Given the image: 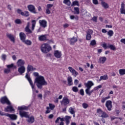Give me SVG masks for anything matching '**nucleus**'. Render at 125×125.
Masks as SVG:
<instances>
[{
  "label": "nucleus",
  "mask_w": 125,
  "mask_h": 125,
  "mask_svg": "<svg viewBox=\"0 0 125 125\" xmlns=\"http://www.w3.org/2000/svg\"><path fill=\"white\" fill-rule=\"evenodd\" d=\"M17 64L18 67H21L22 66H24V65H25V61L22 59H19L18 61Z\"/></svg>",
  "instance_id": "nucleus-16"
},
{
  "label": "nucleus",
  "mask_w": 125,
  "mask_h": 125,
  "mask_svg": "<svg viewBox=\"0 0 125 125\" xmlns=\"http://www.w3.org/2000/svg\"><path fill=\"white\" fill-rule=\"evenodd\" d=\"M102 80H108V76L107 75H104V76H102L100 77L99 81H102Z\"/></svg>",
  "instance_id": "nucleus-36"
},
{
  "label": "nucleus",
  "mask_w": 125,
  "mask_h": 125,
  "mask_svg": "<svg viewBox=\"0 0 125 125\" xmlns=\"http://www.w3.org/2000/svg\"><path fill=\"white\" fill-rule=\"evenodd\" d=\"M68 70L72 74L73 76H74V77H77L78 75H79V72H77L75 69L73 68V67L69 66L68 67Z\"/></svg>",
  "instance_id": "nucleus-11"
},
{
  "label": "nucleus",
  "mask_w": 125,
  "mask_h": 125,
  "mask_svg": "<svg viewBox=\"0 0 125 125\" xmlns=\"http://www.w3.org/2000/svg\"><path fill=\"white\" fill-rule=\"evenodd\" d=\"M109 116L104 111L101 116V118H108Z\"/></svg>",
  "instance_id": "nucleus-39"
},
{
  "label": "nucleus",
  "mask_w": 125,
  "mask_h": 125,
  "mask_svg": "<svg viewBox=\"0 0 125 125\" xmlns=\"http://www.w3.org/2000/svg\"><path fill=\"white\" fill-rule=\"evenodd\" d=\"M33 76L37 77L35 80V83H37L36 85L38 88L42 89L43 85H47V82L45 81L44 77H43V76H39V73L34 72Z\"/></svg>",
  "instance_id": "nucleus-1"
},
{
  "label": "nucleus",
  "mask_w": 125,
  "mask_h": 125,
  "mask_svg": "<svg viewBox=\"0 0 125 125\" xmlns=\"http://www.w3.org/2000/svg\"><path fill=\"white\" fill-rule=\"evenodd\" d=\"M80 94L82 96H83V95H84V91H83V89H80Z\"/></svg>",
  "instance_id": "nucleus-53"
},
{
  "label": "nucleus",
  "mask_w": 125,
  "mask_h": 125,
  "mask_svg": "<svg viewBox=\"0 0 125 125\" xmlns=\"http://www.w3.org/2000/svg\"><path fill=\"white\" fill-rule=\"evenodd\" d=\"M22 42L25 43V44H26L27 45H32V41L30 40H25Z\"/></svg>",
  "instance_id": "nucleus-31"
},
{
  "label": "nucleus",
  "mask_w": 125,
  "mask_h": 125,
  "mask_svg": "<svg viewBox=\"0 0 125 125\" xmlns=\"http://www.w3.org/2000/svg\"><path fill=\"white\" fill-rule=\"evenodd\" d=\"M72 89V91L74 92H78V91H79V88H78L77 86H73Z\"/></svg>",
  "instance_id": "nucleus-47"
},
{
  "label": "nucleus",
  "mask_w": 125,
  "mask_h": 125,
  "mask_svg": "<svg viewBox=\"0 0 125 125\" xmlns=\"http://www.w3.org/2000/svg\"><path fill=\"white\" fill-rule=\"evenodd\" d=\"M7 114H8V113H5L3 112H2L0 110V116H6V117H7Z\"/></svg>",
  "instance_id": "nucleus-55"
},
{
  "label": "nucleus",
  "mask_w": 125,
  "mask_h": 125,
  "mask_svg": "<svg viewBox=\"0 0 125 125\" xmlns=\"http://www.w3.org/2000/svg\"><path fill=\"white\" fill-rule=\"evenodd\" d=\"M52 6H53V4H47V8H48V9H50L51 7H52Z\"/></svg>",
  "instance_id": "nucleus-56"
},
{
  "label": "nucleus",
  "mask_w": 125,
  "mask_h": 125,
  "mask_svg": "<svg viewBox=\"0 0 125 125\" xmlns=\"http://www.w3.org/2000/svg\"><path fill=\"white\" fill-rule=\"evenodd\" d=\"M72 118L71 116H66L64 118V120L65 121V123L67 125L70 124V119Z\"/></svg>",
  "instance_id": "nucleus-25"
},
{
  "label": "nucleus",
  "mask_w": 125,
  "mask_h": 125,
  "mask_svg": "<svg viewBox=\"0 0 125 125\" xmlns=\"http://www.w3.org/2000/svg\"><path fill=\"white\" fill-rule=\"evenodd\" d=\"M60 121H61V123L59 125H64V123H63V122H64V121H65V120H64V118H61L60 117Z\"/></svg>",
  "instance_id": "nucleus-51"
},
{
  "label": "nucleus",
  "mask_w": 125,
  "mask_h": 125,
  "mask_svg": "<svg viewBox=\"0 0 125 125\" xmlns=\"http://www.w3.org/2000/svg\"><path fill=\"white\" fill-rule=\"evenodd\" d=\"M54 55L56 58L59 59L62 56V53L59 50H56L54 51Z\"/></svg>",
  "instance_id": "nucleus-14"
},
{
  "label": "nucleus",
  "mask_w": 125,
  "mask_h": 125,
  "mask_svg": "<svg viewBox=\"0 0 125 125\" xmlns=\"http://www.w3.org/2000/svg\"><path fill=\"white\" fill-rule=\"evenodd\" d=\"M36 70V68L32 66V65L28 64L27 67V73H26L25 78L28 81L33 91H34V89H35V84L33 83V81H32V79L30 77V75H29V73L31 72V71H35Z\"/></svg>",
  "instance_id": "nucleus-2"
},
{
  "label": "nucleus",
  "mask_w": 125,
  "mask_h": 125,
  "mask_svg": "<svg viewBox=\"0 0 125 125\" xmlns=\"http://www.w3.org/2000/svg\"><path fill=\"white\" fill-rule=\"evenodd\" d=\"M27 8L28 9V10L30 11V12L34 13V14H37V13H38V12L36 11V7H35V6H34L33 5H28Z\"/></svg>",
  "instance_id": "nucleus-8"
},
{
  "label": "nucleus",
  "mask_w": 125,
  "mask_h": 125,
  "mask_svg": "<svg viewBox=\"0 0 125 125\" xmlns=\"http://www.w3.org/2000/svg\"><path fill=\"white\" fill-rule=\"evenodd\" d=\"M45 13H46V14H50V13H51L50 9L47 8L46 9Z\"/></svg>",
  "instance_id": "nucleus-57"
},
{
  "label": "nucleus",
  "mask_w": 125,
  "mask_h": 125,
  "mask_svg": "<svg viewBox=\"0 0 125 125\" xmlns=\"http://www.w3.org/2000/svg\"><path fill=\"white\" fill-rule=\"evenodd\" d=\"M21 15H22V16H24L25 17H29V16H30V13L27 11H25L21 13Z\"/></svg>",
  "instance_id": "nucleus-27"
},
{
  "label": "nucleus",
  "mask_w": 125,
  "mask_h": 125,
  "mask_svg": "<svg viewBox=\"0 0 125 125\" xmlns=\"http://www.w3.org/2000/svg\"><path fill=\"white\" fill-rule=\"evenodd\" d=\"M69 112L70 113H71V114H75V113H76V111H75V108L72 107H70L69 108Z\"/></svg>",
  "instance_id": "nucleus-35"
},
{
  "label": "nucleus",
  "mask_w": 125,
  "mask_h": 125,
  "mask_svg": "<svg viewBox=\"0 0 125 125\" xmlns=\"http://www.w3.org/2000/svg\"><path fill=\"white\" fill-rule=\"evenodd\" d=\"M49 109H50L49 107L47 106L46 107L47 110L45 112V114H49V113H50V110H49Z\"/></svg>",
  "instance_id": "nucleus-58"
},
{
  "label": "nucleus",
  "mask_w": 125,
  "mask_h": 125,
  "mask_svg": "<svg viewBox=\"0 0 125 125\" xmlns=\"http://www.w3.org/2000/svg\"><path fill=\"white\" fill-rule=\"evenodd\" d=\"M39 40L40 41V42L46 41V36L44 35H41L39 37Z\"/></svg>",
  "instance_id": "nucleus-24"
},
{
  "label": "nucleus",
  "mask_w": 125,
  "mask_h": 125,
  "mask_svg": "<svg viewBox=\"0 0 125 125\" xmlns=\"http://www.w3.org/2000/svg\"><path fill=\"white\" fill-rule=\"evenodd\" d=\"M93 33L92 30L89 29L86 32V41H90L91 40V35Z\"/></svg>",
  "instance_id": "nucleus-7"
},
{
  "label": "nucleus",
  "mask_w": 125,
  "mask_h": 125,
  "mask_svg": "<svg viewBox=\"0 0 125 125\" xmlns=\"http://www.w3.org/2000/svg\"><path fill=\"white\" fill-rule=\"evenodd\" d=\"M121 42H122V43H124L125 44V39H122L120 41Z\"/></svg>",
  "instance_id": "nucleus-64"
},
{
  "label": "nucleus",
  "mask_w": 125,
  "mask_h": 125,
  "mask_svg": "<svg viewBox=\"0 0 125 125\" xmlns=\"http://www.w3.org/2000/svg\"><path fill=\"white\" fill-rule=\"evenodd\" d=\"M26 36L25 33L23 32L20 33V38L21 41L22 42H23V41L26 40Z\"/></svg>",
  "instance_id": "nucleus-20"
},
{
  "label": "nucleus",
  "mask_w": 125,
  "mask_h": 125,
  "mask_svg": "<svg viewBox=\"0 0 125 125\" xmlns=\"http://www.w3.org/2000/svg\"><path fill=\"white\" fill-rule=\"evenodd\" d=\"M109 48H110V49H111V50H116V48L113 45L110 44L109 45Z\"/></svg>",
  "instance_id": "nucleus-45"
},
{
  "label": "nucleus",
  "mask_w": 125,
  "mask_h": 125,
  "mask_svg": "<svg viewBox=\"0 0 125 125\" xmlns=\"http://www.w3.org/2000/svg\"><path fill=\"white\" fill-rule=\"evenodd\" d=\"M69 103L70 100L66 97H63L62 100L61 101V105H64V106H67Z\"/></svg>",
  "instance_id": "nucleus-5"
},
{
  "label": "nucleus",
  "mask_w": 125,
  "mask_h": 125,
  "mask_svg": "<svg viewBox=\"0 0 125 125\" xmlns=\"http://www.w3.org/2000/svg\"><path fill=\"white\" fill-rule=\"evenodd\" d=\"M74 14H77V15H79L80 14V9L79 8V7H75L74 8Z\"/></svg>",
  "instance_id": "nucleus-29"
},
{
  "label": "nucleus",
  "mask_w": 125,
  "mask_h": 125,
  "mask_svg": "<svg viewBox=\"0 0 125 125\" xmlns=\"http://www.w3.org/2000/svg\"><path fill=\"white\" fill-rule=\"evenodd\" d=\"M68 41H69L70 44L74 45L78 42V39L75 37H73V38L68 39Z\"/></svg>",
  "instance_id": "nucleus-12"
},
{
  "label": "nucleus",
  "mask_w": 125,
  "mask_h": 125,
  "mask_svg": "<svg viewBox=\"0 0 125 125\" xmlns=\"http://www.w3.org/2000/svg\"><path fill=\"white\" fill-rule=\"evenodd\" d=\"M107 35L109 37H112L113 35H114V32H113V30H109L107 32Z\"/></svg>",
  "instance_id": "nucleus-41"
},
{
  "label": "nucleus",
  "mask_w": 125,
  "mask_h": 125,
  "mask_svg": "<svg viewBox=\"0 0 125 125\" xmlns=\"http://www.w3.org/2000/svg\"><path fill=\"white\" fill-rule=\"evenodd\" d=\"M74 5H77V6H79L80 4H79V1H74L72 2V4L71 5V6H74Z\"/></svg>",
  "instance_id": "nucleus-43"
},
{
  "label": "nucleus",
  "mask_w": 125,
  "mask_h": 125,
  "mask_svg": "<svg viewBox=\"0 0 125 125\" xmlns=\"http://www.w3.org/2000/svg\"><path fill=\"white\" fill-rule=\"evenodd\" d=\"M105 106L107 108L108 111H111L113 107L112 105V101H107L105 104Z\"/></svg>",
  "instance_id": "nucleus-10"
},
{
  "label": "nucleus",
  "mask_w": 125,
  "mask_h": 125,
  "mask_svg": "<svg viewBox=\"0 0 125 125\" xmlns=\"http://www.w3.org/2000/svg\"><path fill=\"white\" fill-rule=\"evenodd\" d=\"M90 45L92 46L96 45V41H95V40H92L90 43Z\"/></svg>",
  "instance_id": "nucleus-40"
},
{
  "label": "nucleus",
  "mask_w": 125,
  "mask_h": 125,
  "mask_svg": "<svg viewBox=\"0 0 125 125\" xmlns=\"http://www.w3.org/2000/svg\"><path fill=\"white\" fill-rule=\"evenodd\" d=\"M28 119L26 120L27 122L29 124H34L35 122V117L33 116H29L28 115Z\"/></svg>",
  "instance_id": "nucleus-18"
},
{
  "label": "nucleus",
  "mask_w": 125,
  "mask_h": 125,
  "mask_svg": "<svg viewBox=\"0 0 125 125\" xmlns=\"http://www.w3.org/2000/svg\"><path fill=\"white\" fill-rule=\"evenodd\" d=\"M2 59L4 61H5L6 60V56L5 54H3L2 55Z\"/></svg>",
  "instance_id": "nucleus-59"
},
{
  "label": "nucleus",
  "mask_w": 125,
  "mask_h": 125,
  "mask_svg": "<svg viewBox=\"0 0 125 125\" xmlns=\"http://www.w3.org/2000/svg\"><path fill=\"white\" fill-rule=\"evenodd\" d=\"M93 3H94V4H98V0H93Z\"/></svg>",
  "instance_id": "nucleus-63"
},
{
  "label": "nucleus",
  "mask_w": 125,
  "mask_h": 125,
  "mask_svg": "<svg viewBox=\"0 0 125 125\" xmlns=\"http://www.w3.org/2000/svg\"><path fill=\"white\" fill-rule=\"evenodd\" d=\"M67 82L68 85L71 86L73 84V80L72 79V77L69 76L67 78Z\"/></svg>",
  "instance_id": "nucleus-26"
},
{
  "label": "nucleus",
  "mask_w": 125,
  "mask_h": 125,
  "mask_svg": "<svg viewBox=\"0 0 125 125\" xmlns=\"http://www.w3.org/2000/svg\"><path fill=\"white\" fill-rule=\"evenodd\" d=\"M110 97V96H108L107 97H106L104 98H102L101 100L102 103H104L105 101H106V100H107V99H109Z\"/></svg>",
  "instance_id": "nucleus-37"
},
{
  "label": "nucleus",
  "mask_w": 125,
  "mask_h": 125,
  "mask_svg": "<svg viewBox=\"0 0 125 125\" xmlns=\"http://www.w3.org/2000/svg\"><path fill=\"white\" fill-rule=\"evenodd\" d=\"M29 107L28 106H26L25 105H22L21 106H19L18 107V110H19L20 111H22L23 110H28Z\"/></svg>",
  "instance_id": "nucleus-28"
},
{
  "label": "nucleus",
  "mask_w": 125,
  "mask_h": 125,
  "mask_svg": "<svg viewBox=\"0 0 125 125\" xmlns=\"http://www.w3.org/2000/svg\"><path fill=\"white\" fill-rule=\"evenodd\" d=\"M69 26H70V25H69V24H68V23H65L63 25V28H64V29H66V28H68V27H69Z\"/></svg>",
  "instance_id": "nucleus-60"
},
{
  "label": "nucleus",
  "mask_w": 125,
  "mask_h": 125,
  "mask_svg": "<svg viewBox=\"0 0 125 125\" xmlns=\"http://www.w3.org/2000/svg\"><path fill=\"white\" fill-rule=\"evenodd\" d=\"M84 85L85 87H86V89L85 90L86 94L89 96H90V95H91L92 94V92L94 91V89H92L90 90L91 87L94 85V83H93L92 81H89L87 82V83H84Z\"/></svg>",
  "instance_id": "nucleus-3"
},
{
  "label": "nucleus",
  "mask_w": 125,
  "mask_h": 125,
  "mask_svg": "<svg viewBox=\"0 0 125 125\" xmlns=\"http://www.w3.org/2000/svg\"><path fill=\"white\" fill-rule=\"evenodd\" d=\"M15 111L14 108H13V107L11 105L7 106L6 108L4 109L5 112H14Z\"/></svg>",
  "instance_id": "nucleus-19"
},
{
  "label": "nucleus",
  "mask_w": 125,
  "mask_h": 125,
  "mask_svg": "<svg viewBox=\"0 0 125 125\" xmlns=\"http://www.w3.org/2000/svg\"><path fill=\"white\" fill-rule=\"evenodd\" d=\"M92 20L94 21V22H97V17H94L92 19Z\"/></svg>",
  "instance_id": "nucleus-61"
},
{
  "label": "nucleus",
  "mask_w": 125,
  "mask_h": 125,
  "mask_svg": "<svg viewBox=\"0 0 125 125\" xmlns=\"http://www.w3.org/2000/svg\"><path fill=\"white\" fill-rule=\"evenodd\" d=\"M32 22V30L33 31L35 29V27H36V20H33Z\"/></svg>",
  "instance_id": "nucleus-38"
},
{
  "label": "nucleus",
  "mask_w": 125,
  "mask_h": 125,
  "mask_svg": "<svg viewBox=\"0 0 125 125\" xmlns=\"http://www.w3.org/2000/svg\"><path fill=\"white\" fill-rule=\"evenodd\" d=\"M7 117H9V118H10L11 120H17V115L15 114H7Z\"/></svg>",
  "instance_id": "nucleus-21"
},
{
  "label": "nucleus",
  "mask_w": 125,
  "mask_h": 125,
  "mask_svg": "<svg viewBox=\"0 0 125 125\" xmlns=\"http://www.w3.org/2000/svg\"><path fill=\"white\" fill-rule=\"evenodd\" d=\"M101 4H102V6L105 8V9H106L107 8H109V5H108V4L107 3H106L104 1H102Z\"/></svg>",
  "instance_id": "nucleus-30"
},
{
  "label": "nucleus",
  "mask_w": 125,
  "mask_h": 125,
  "mask_svg": "<svg viewBox=\"0 0 125 125\" xmlns=\"http://www.w3.org/2000/svg\"><path fill=\"white\" fill-rule=\"evenodd\" d=\"M104 111H102V110H101V109L100 108H99V109H97V113H98V114H103V112Z\"/></svg>",
  "instance_id": "nucleus-54"
},
{
  "label": "nucleus",
  "mask_w": 125,
  "mask_h": 125,
  "mask_svg": "<svg viewBox=\"0 0 125 125\" xmlns=\"http://www.w3.org/2000/svg\"><path fill=\"white\" fill-rule=\"evenodd\" d=\"M19 115L21 118H29V112L20 111Z\"/></svg>",
  "instance_id": "nucleus-9"
},
{
  "label": "nucleus",
  "mask_w": 125,
  "mask_h": 125,
  "mask_svg": "<svg viewBox=\"0 0 125 125\" xmlns=\"http://www.w3.org/2000/svg\"><path fill=\"white\" fill-rule=\"evenodd\" d=\"M41 51L43 53H48L52 49L51 46L48 43H43L41 47Z\"/></svg>",
  "instance_id": "nucleus-4"
},
{
  "label": "nucleus",
  "mask_w": 125,
  "mask_h": 125,
  "mask_svg": "<svg viewBox=\"0 0 125 125\" xmlns=\"http://www.w3.org/2000/svg\"><path fill=\"white\" fill-rule=\"evenodd\" d=\"M0 102L2 104H7V105H11L10 102L7 99V97L6 96L2 97L0 100Z\"/></svg>",
  "instance_id": "nucleus-6"
},
{
  "label": "nucleus",
  "mask_w": 125,
  "mask_h": 125,
  "mask_svg": "<svg viewBox=\"0 0 125 125\" xmlns=\"http://www.w3.org/2000/svg\"><path fill=\"white\" fill-rule=\"evenodd\" d=\"M63 3H64V4L68 6H70L71 5V1L70 0H63Z\"/></svg>",
  "instance_id": "nucleus-32"
},
{
  "label": "nucleus",
  "mask_w": 125,
  "mask_h": 125,
  "mask_svg": "<svg viewBox=\"0 0 125 125\" xmlns=\"http://www.w3.org/2000/svg\"><path fill=\"white\" fill-rule=\"evenodd\" d=\"M16 68V66H14V64L13 63H12L11 64H9L7 65V67L8 69H11V68Z\"/></svg>",
  "instance_id": "nucleus-42"
},
{
  "label": "nucleus",
  "mask_w": 125,
  "mask_h": 125,
  "mask_svg": "<svg viewBox=\"0 0 125 125\" xmlns=\"http://www.w3.org/2000/svg\"><path fill=\"white\" fill-rule=\"evenodd\" d=\"M70 19H71V20H74V19H75L76 21L79 20V17L78 16H74V15H71L70 16Z\"/></svg>",
  "instance_id": "nucleus-34"
},
{
  "label": "nucleus",
  "mask_w": 125,
  "mask_h": 125,
  "mask_svg": "<svg viewBox=\"0 0 125 125\" xmlns=\"http://www.w3.org/2000/svg\"><path fill=\"white\" fill-rule=\"evenodd\" d=\"M39 24L41 27H42V28H46L47 26V21L44 20H40Z\"/></svg>",
  "instance_id": "nucleus-13"
},
{
  "label": "nucleus",
  "mask_w": 125,
  "mask_h": 125,
  "mask_svg": "<svg viewBox=\"0 0 125 125\" xmlns=\"http://www.w3.org/2000/svg\"><path fill=\"white\" fill-rule=\"evenodd\" d=\"M82 106L83 107V108H84V109H86V108H87V107H88V104H87L84 103L82 104Z\"/></svg>",
  "instance_id": "nucleus-52"
},
{
  "label": "nucleus",
  "mask_w": 125,
  "mask_h": 125,
  "mask_svg": "<svg viewBox=\"0 0 125 125\" xmlns=\"http://www.w3.org/2000/svg\"><path fill=\"white\" fill-rule=\"evenodd\" d=\"M119 72L120 76H124V75H125V69H119Z\"/></svg>",
  "instance_id": "nucleus-33"
},
{
  "label": "nucleus",
  "mask_w": 125,
  "mask_h": 125,
  "mask_svg": "<svg viewBox=\"0 0 125 125\" xmlns=\"http://www.w3.org/2000/svg\"><path fill=\"white\" fill-rule=\"evenodd\" d=\"M26 70V68H25L24 66H20V67L18 69V71L21 75H22V74H24L25 73V71Z\"/></svg>",
  "instance_id": "nucleus-17"
},
{
  "label": "nucleus",
  "mask_w": 125,
  "mask_h": 125,
  "mask_svg": "<svg viewBox=\"0 0 125 125\" xmlns=\"http://www.w3.org/2000/svg\"><path fill=\"white\" fill-rule=\"evenodd\" d=\"M17 12L19 14H21V13H23V12H22V10L20 9H18Z\"/></svg>",
  "instance_id": "nucleus-62"
},
{
  "label": "nucleus",
  "mask_w": 125,
  "mask_h": 125,
  "mask_svg": "<svg viewBox=\"0 0 125 125\" xmlns=\"http://www.w3.org/2000/svg\"><path fill=\"white\" fill-rule=\"evenodd\" d=\"M4 73L5 74H9L10 73V69L6 68L4 70Z\"/></svg>",
  "instance_id": "nucleus-49"
},
{
  "label": "nucleus",
  "mask_w": 125,
  "mask_h": 125,
  "mask_svg": "<svg viewBox=\"0 0 125 125\" xmlns=\"http://www.w3.org/2000/svg\"><path fill=\"white\" fill-rule=\"evenodd\" d=\"M106 60H107V58L105 57H102L99 59V62L102 64H104Z\"/></svg>",
  "instance_id": "nucleus-22"
},
{
  "label": "nucleus",
  "mask_w": 125,
  "mask_h": 125,
  "mask_svg": "<svg viewBox=\"0 0 125 125\" xmlns=\"http://www.w3.org/2000/svg\"><path fill=\"white\" fill-rule=\"evenodd\" d=\"M15 22L16 23V24H22V21H21V20L19 19H17L15 21Z\"/></svg>",
  "instance_id": "nucleus-46"
},
{
  "label": "nucleus",
  "mask_w": 125,
  "mask_h": 125,
  "mask_svg": "<svg viewBox=\"0 0 125 125\" xmlns=\"http://www.w3.org/2000/svg\"><path fill=\"white\" fill-rule=\"evenodd\" d=\"M25 31L26 33H28L29 34H32V30L29 27H25Z\"/></svg>",
  "instance_id": "nucleus-44"
},
{
  "label": "nucleus",
  "mask_w": 125,
  "mask_h": 125,
  "mask_svg": "<svg viewBox=\"0 0 125 125\" xmlns=\"http://www.w3.org/2000/svg\"><path fill=\"white\" fill-rule=\"evenodd\" d=\"M103 47L104 48H105V49H107V48H109V45L106 44V43H104L103 44Z\"/></svg>",
  "instance_id": "nucleus-48"
},
{
  "label": "nucleus",
  "mask_w": 125,
  "mask_h": 125,
  "mask_svg": "<svg viewBox=\"0 0 125 125\" xmlns=\"http://www.w3.org/2000/svg\"><path fill=\"white\" fill-rule=\"evenodd\" d=\"M125 11V4L124 2H122L121 3V7L120 8L121 13H124V12Z\"/></svg>",
  "instance_id": "nucleus-23"
},
{
  "label": "nucleus",
  "mask_w": 125,
  "mask_h": 125,
  "mask_svg": "<svg viewBox=\"0 0 125 125\" xmlns=\"http://www.w3.org/2000/svg\"><path fill=\"white\" fill-rule=\"evenodd\" d=\"M49 108L51 110H53L55 108V105L52 104H49Z\"/></svg>",
  "instance_id": "nucleus-50"
},
{
  "label": "nucleus",
  "mask_w": 125,
  "mask_h": 125,
  "mask_svg": "<svg viewBox=\"0 0 125 125\" xmlns=\"http://www.w3.org/2000/svg\"><path fill=\"white\" fill-rule=\"evenodd\" d=\"M6 37L9 39V40L11 41V42H12L14 43L15 42V37H14V36L11 34L7 33L6 34Z\"/></svg>",
  "instance_id": "nucleus-15"
}]
</instances>
